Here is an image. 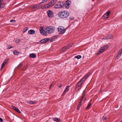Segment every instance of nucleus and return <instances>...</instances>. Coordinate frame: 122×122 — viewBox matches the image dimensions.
<instances>
[{
    "label": "nucleus",
    "mask_w": 122,
    "mask_h": 122,
    "mask_svg": "<svg viewBox=\"0 0 122 122\" xmlns=\"http://www.w3.org/2000/svg\"><path fill=\"white\" fill-rule=\"evenodd\" d=\"M40 32L41 34L43 35H45L46 33H52L55 31V28L52 26H50L46 27L44 30L42 27H41L40 29Z\"/></svg>",
    "instance_id": "1"
},
{
    "label": "nucleus",
    "mask_w": 122,
    "mask_h": 122,
    "mask_svg": "<svg viewBox=\"0 0 122 122\" xmlns=\"http://www.w3.org/2000/svg\"><path fill=\"white\" fill-rule=\"evenodd\" d=\"M58 16L59 17L61 18H66L68 17L69 16L68 13L66 11L62 10L58 13Z\"/></svg>",
    "instance_id": "2"
},
{
    "label": "nucleus",
    "mask_w": 122,
    "mask_h": 122,
    "mask_svg": "<svg viewBox=\"0 0 122 122\" xmlns=\"http://www.w3.org/2000/svg\"><path fill=\"white\" fill-rule=\"evenodd\" d=\"M64 5V3L61 1L56 4L55 6L54 7L56 9H60L62 8Z\"/></svg>",
    "instance_id": "3"
},
{
    "label": "nucleus",
    "mask_w": 122,
    "mask_h": 122,
    "mask_svg": "<svg viewBox=\"0 0 122 122\" xmlns=\"http://www.w3.org/2000/svg\"><path fill=\"white\" fill-rule=\"evenodd\" d=\"M108 45H106L102 47L97 53V55H98L104 52L108 48Z\"/></svg>",
    "instance_id": "4"
},
{
    "label": "nucleus",
    "mask_w": 122,
    "mask_h": 122,
    "mask_svg": "<svg viewBox=\"0 0 122 122\" xmlns=\"http://www.w3.org/2000/svg\"><path fill=\"white\" fill-rule=\"evenodd\" d=\"M90 75V73H88L83 79L81 80L78 83L77 85V86H81V85L83 81H85V80Z\"/></svg>",
    "instance_id": "5"
},
{
    "label": "nucleus",
    "mask_w": 122,
    "mask_h": 122,
    "mask_svg": "<svg viewBox=\"0 0 122 122\" xmlns=\"http://www.w3.org/2000/svg\"><path fill=\"white\" fill-rule=\"evenodd\" d=\"M58 32L60 34H62L65 32V29L62 26H59L58 28Z\"/></svg>",
    "instance_id": "6"
},
{
    "label": "nucleus",
    "mask_w": 122,
    "mask_h": 122,
    "mask_svg": "<svg viewBox=\"0 0 122 122\" xmlns=\"http://www.w3.org/2000/svg\"><path fill=\"white\" fill-rule=\"evenodd\" d=\"M48 16L51 18L53 17L54 16V14L53 11L51 10H48L47 12Z\"/></svg>",
    "instance_id": "7"
},
{
    "label": "nucleus",
    "mask_w": 122,
    "mask_h": 122,
    "mask_svg": "<svg viewBox=\"0 0 122 122\" xmlns=\"http://www.w3.org/2000/svg\"><path fill=\"white\" fill-rule=\"evenodd\" d=\"M110 13V11H109L107 13L104 14L102 17V19H106L108 18Z\"/></svg>",
    "instance_id": "8"
},
{
    "label": "nucleus",
    "mask_w": 122,
    "mask_h": 122,
    "mask_svg": "<svg viewBox=\"0 0 122 122\" xmlns=\"http://www.w3.org/2000/svg\"><path fill=\"white\" fill-rule=\"evenodd\" d=\"M113 37V35L112 34H110L108 35L106 37H105L104 38H102V40H108L112 38Z\"/></svg>",
    "instance_id": "9"
},
{
    "label": "nucleus",
    "mask_w": 122,
    "mask_h": 122,
    "mask_svg": "<svg viewBox=\"0 0 122 122\" xmlns=\"http://www.w3.org/2000/svg\"><path fill=\"white\" fill-rule=\"evenodd\" d=\"M40 4H39V3L38 4H35L33 6V8L34 9H36L38 10L40 9L41 8L40 7Z\"/></svg>",
    "instance_id": "10"
},
{
    "label": "nucleus",
    "mask_w": 122,
    "mask_h": 122,
    "mask_svg": "<svg viewBox=\"0 0 122 122\" xmlns=\"http://www.w3.org/2000/svg\"><path fill=\"white\" fill-rule=\"evenodd\" d=\"M12 108L14 110H15L16 111L20 113L21 112L20 110L19 109L16 107L12 106H11Z\"/></svg>",
    "instance_id": "11"
},
{
    "label": "nucleus",
    "mask_w": 122,
    "mask_h": 122,
    "mask_svg": "<svg viewBox=\"0 0 122 122\" xmlns=\"http://www.w3.org/2000/svg\"><path fill=\"white\" fill-rule=\"evenodd\" d=\"M65 8L67 9L69 8V0H66L64 3Z\"/></svg>",
    "instance_id": "12"
},
{
    "label": "nucleus",
    "mask_w": 122,
    "mask_h": 122,
    "mask_svg": "<svg viewBox=\"0 0 122 122\" xmlns=\"http://www.w3.org/2000/svg\"><path fill=\"white\" fill-rule=\"evenodd\" d=\"M49 40L48 39L45 38L41 40L40 42L41 43H43L47 42Z\"/></svg>",
    "instance_id": "13"
},
{
    "label": "nucleus",
    "mask_w": 122,
    "mask_h": 122,
    "mask_svg": "<svg viewBox=\"0 0 122 122\" xmlns=\"http://www.w3.org/2000/svg\"><path fill=\"white\" fill-rule=\"evenodd\" d=\"M41 8L42 9H44L47 8H49V7L48 6V4H46L43 5L41 6Z\"/></svg>",
    "instance_id": "14"
},
{
    "label": "nucleus",
    "mask_w": 122,
    "mask_h": 122,
    "mask_svg": "<svg viewBox=\"0 0 122 122\" xmlns=\"http://www.w3.org/2000/svg\"><path fill=\"white\" fill-rule=\"evenodd\" d=\"M53 120L57 122H60L61 120L60 119L56 117H53L52 118Z\"/></svg>",
    "instance_id": "15"
},
{
    "label": "nucleus",
    "mask_w": 122,
    "mask_h": 122,
    "mask_svg": "<svg viewBox=\"0 0 122 122\" xmlns=\"http://www.w3.org/2000/svg\"><path fill=\"white\" fill-rule=\"evenodd\" d=\"M68 88H69V86H68L66 87L65 90L63 93V94H62L63 95H65L66 93V92H68Z\"/></svg>",
    "instance_id": "16"
},
{
    "label": "nucleus",
    "mask_w": 122,
    "mask_h": 122,
    "mask_svg": "<svg viewBox=\"0 0 122 122\" xmlns=\"http://www.w3.org/2000/svg\"><path fill=\"white\" fill-rule=\"evenodd\" d=\"M35 31L32 30H31L28 31V33L32 35L35 33Z\"/></svg>",
    "instance_id": "17"
},
{
    "label": "nucleus",
    "mask_w": 122,
    "mask_h": 122,
    "mask_svg": "<svg viewBox=\"0 0 122 122\" xmlns=\"http://www.w3.org/2000/svg\"><path fill=\"white\" fill-rule=\"evenodd\" d=\"M86 93V92L85 91H84L82 93V96L80 100V101H81L82 102V99L85 96Z\"/></svg>",
    "instance_id": "18"
},
{
    "label": "nucleus",
    "mask_w": 122,
    "mask_h": 122,
    "mask_svg": "<svg viewBox=\"0 0 122 122\" xmlns=\"http://www.w3.org/2000/svg\"><path fill=\"white\" fill-rule=\"evenodd\" d=\"M30 57L31 58H35L36 57V55L34 53H31L30 54Z\"/></svg>",
    "instance_id": "19"
},
{
    "label": "nucleus",
    "mask_w": 122,
    "mask_h": 122,
    "mask_svg": "<svg viewBox=\"0 0 122 122\" xmlns=\"http://www.w3.org/2000/svg\"><path fill=\"white\" fill-rule=\"evenodd\" d=\"M19 53L16 50H14L13 51V54L15 55H18Z\"/></svg>",
    "instance_id": "20"
},
{
    "label": "nucleus",
    "mask_w": 122,
    "mask_h": 122,
    "mask_svg": "<svg viewBox=\"0 0 122 122\" xmlns=\"http://www.w3.org/2000/svg\"><path fill=\"white\" fill-rule=\"evenodd\" d=\"M27 102L28 103L30 104H34L36 103L35 102L33 101H27Z\"/></svg>",
    "instance_id": "21"
},
{
    "label": "nucleus",
    "mask_w": 122,
    "mask_h": 122,
    "mask_svg": "<svg viewBox=\"0 0 122 122\" xmlns=\"http://www.w3.org/2000/svg\"><path fill=\"white\" fill-rule=\"evenodd\" d=\"M62 48H64L63 50H64V51H66L68 50L69 48L67 46L64 47H63Z\"/></svg>",
    "instance_id": "22"
},
{
    "label": "nucleus",
    "mask_w": 122,
    "mask_h": 122,
    "mask_svg": "<svg viewBox=\"0 0 122 122\" xmlns=\"http://www.w3.org/2000/svg\"><path fill=\"white\" fill-rule=\"evenodd\" d=\"M28 29V28L27 27H25L23 30V32L24 33L26 32Z\"/></svg>",
    "instance_id": "23"
},
{
    "label": "nucleus",
    "mask_w": 122,
    "mask_h": 122,
    "mask_svg": "<svg viewBox=\"0 0 122 122\" xmlns=\"http://www.w3.org/2000/svg\"><path fill=\"white\" fill-rule=\"evenodd\" d=\"M81 101H80L79 102V104L78 105V106L77 107V110H79V108L80 107L81 103Z\"/></svg>",
    "instance_id": "24"
},
{
    "label": "nucleus",
    "mask_w": 122,
    "mask_h": 122,
    "mask_svg": "<svg viewBox=\"0 0 122 122\" xmlns=\"http://www.w3.org/2000/svg\"><path fill=\"white\" fill-rule=\"evenodd\" d=\"M91 103H89L88 104V106L86 107V109H89V108L91 106Z\"/></svg>",
    "instance_id": "25"
},
{
    "label": "nucleus",
    "mask_w": 122,
    "mask_h": 122,
    "mask_svg": "<svg viewBox=\"0 0 122 122\" xmlns=\"http://www.w3.org/2000/svg\"><path fill=\"white\" fill-rule=\"evenodd\" d=\"M47 4L49 8H50L53 6V4H51V3L50 2Z\"/></svg>",
    "instance_id": "26"
},
{
    "label": "nucleus",
    "mask_w": 122,
    "mask_h": 122,
    "mask_svg": "<svg viewBox=\"0 0 122 122\" xmlns=\"http://www.w3.org/2000/svg\"><path fill=\"white\" fill-rule=\"evenodd\" d=\"M49 0H42V2L39 3V4H41L47 2Z\"/></svg>",
    "instance_id": "27"
},
{
    "label": "nucleus",
    "mask_w": 122,
    "mask_h": 122,
    "mask_svg": "<svg viewBox=\"0 0 122 122\" xmlns=\"http://www.w3.org/2000/svg\"><path fill=\"white\" fill-rule=\"evenodd\" d=\"M5 6L4 4H0V8L1 9L3 8Z\"/></svg>",
    "instance_id": "28"
},
{
    "label": "nucleus",
    "mask_w": 122,
    "mask_h": 122,
    "mask_svg": "<svg viewBox=\"0 0 122 122\" xmlns=\"http://www.w3.org/2000/svg\"><path fill=\"white\" fill-rule=\"evenodd\" d=\"M20 41V40L19 39H17L15 41V42L16 43H19Z\"/></svg>",
    "instance_id": "29"
},
{
    "label": "nucleus",
    "mask_w": 122,
    "mask_h": 122,
    "mask_svg": "<svg viewBox=\"0 0 122 122\" xmlns=\"http://www.w3.org/2000/svg\"><path fill=\"white\" fill-rule=\"evenodd\" d=\"M75 57L78 59H79L81 57V56L80 55H78L75 56Z\"/></svg>",
    "instance_id": "30"
},
{
    "label": "nucleus",
    "mask_w": 122,
    "mask_h": 122,
    "mask_svg": "<svg viewBox=\"0 0 122 122\" xmlns=\"http://www.w3.org/2000/svg\"><path fill=\"white\" fill-rule=\"evenodd\" d=\"M122 53V48L119 51L118 54L121 55Z\"/></svg>",
    "instance_id": "31"
},
{
    "label": "nucleus",
    "mask_w": 122,
    "mask_h": 122,
    "mask_svg": "<svg viewBox=\"0 0 122 122\" xmlns=\"http://www.w3.org/2000/svg\"><path fill=\"white\" fill-rule=\"evenodd\" d=\"M121 55L118 54L116 57V58L117 59H118L119 57H121Z\"/></svg>",
    "instance_id": "32"
},
{
    "label": "nucleus",
    "mask_w": 122,
    "mask_h": 122,
    "mask_svg": "<svg viewBox=\"0 0 122 122\" xmlns=\"http://www.w3.org/2000/svg\"><path fill=\"white\" fill-rule=\"evenodd\" d=\"M5 65L3 63H2V65H1V70L3 68V67H4V66Z\"/></svg>",
    "instance_id": "33"
},
{
    "label": "nucleus",
    "mask_w": 122,
    "mask_h": 122,
    "mask_svg": "<svg viewBox=\"0 0 122 122\" xmlns=\"http://www.w3.org/2000/svg\"><path fill=\"white\" fill-rule=\"evenodd\" d=\"M57 0H52L51 1L52 3L54 4L56 3Z\"/></svg>",
    "instance_id": "34"
},
{
    "label": "nucleus",
    "mask_w": 122,
    "mask_h": 122,
    "mask_svg": "<svg viewBox=\"0 0 122 122\" xmlns=\"http://www.w3.org/2000/svg\"><path fill=\"white\" fill-rule=\"evenodd\" d=\"M102 119L103 120H106L107 119V117H104V116H103L102 118Z\"/></svg>",
    "instance_id": "35"
},
{
    "label": "nucleus",
    "mask_w": 122,
    "mask_h": 122,
    "mask_svg": "<svg viewBox=\"0 0 122 122\" xmlns=\"http://www.w3.org/2000/svg\"><path fill=\"white\" fill-rule=\"evenodd\" d=\"M23 65L22 63L20 64L19 66H18V67L19 68H20V67L22 66Z\"/></svg>",
    "instance_id": "36"
},
{
    "label": "nucleus",
    "mask_w": 122,
    "mask_h": 122,
    "mask_svg": "<svg viewBox=\"0 0 122 122\" xmlns=\"http://www.w3.org/2000/svg\"><path fill=\"white\" fill-rule=\"evenodd\" d=\"M63 48H62L60 50V53H62V52L64 51V50H63Z\"/></svg>",
    "instance_id": "37"
},
{
    "label": "nucleus",
    "mask_w": 122,
    "mask_h": 122,
    "mask_svg": "<svg viewBox=\"0 0 122 122\" xmlns=\"http://www.w3.org/2000/svg\"><path fill=\"white\" fill-rule=\"evenodd\" d=\"M8 59H6L5 60L4 62V63H5V64H6V63L8 61Z\"/></svg>",
    "instance_id": "38"
},
{
    "label": "nucleus",
    "mask_w": 122,
    "mask_h": 122,
    "mask_svg": "<svg viewBox=\"0 0 122 122\" xmlns=\"http://www.w3.org/2000/svg\"><path fill=\"white\" fill-rule=\"evenodd\" d=\"M74 19V18L73 17H70V20H72Z\"/></svg>",
    "instance_id": "39"
},
{
    "label": "nucleus",
    "mask_w": 122,
    "mask_h": 122,
    "mask_svg": "<svg viewBox=\"0 0 122 122\" xmlns=\"http://www.w3.org/2000/svg\"><path fill=\"white\" fill-rule=\"evenodd\" d=\"M14 21H15V20H10V22H12Z\"/></svg>",
    "instance_id": "40"
},
{
    "label": "nucleus",
    "mask_w": 122,
    "mask_h": 122,
    "mask_svg": "<svg viewBox=\"0 0 122 122\" xmlns=\"http://www.w3.org/2000/svg\"><path fill=\"white\" fill-rule=\"evenodd\" d=\"M3 121V120L2 119L0 118V122H2Z\"/></svg>",
    "instance_id": "41"
},
{
    "label": "nucleus",
    "mask_w": 122,
    "mask_h": 122,
    "mask_svg": "<svg viewBox=\"0 0 122 122\" xmlns=\"http://www.w3.org/2000/svg\"><path fill=\"white\" fill-rule=\"evenodd\" d=\"M12 48V47L10 46H9L8 47V49H10L11 48Z\"/></svg>",
    "instance_id": "42"
},
{
    "label": "nucleus",
    "mask_w": 122,
    "mask_h": 122,
    "mask_svg": "<svg viewBox=\"0 0 122 122\" xmlns=\"http://www.w3.org/2000/svg\"><path fill=\"white\" fill-rule=\"evenodd\" d=\"M27 66H26L24 68L23 70H24L26 69V67H27Z\"/></svg>",
    "instance_id": "43"
},
{
    "label": "nucleus",
    "mask_w": 122,
    "mask_h": 122,
    "mask_svg": "<svg viewBox=\"0 0 122 122\" xmlns=\"http://www.w3.org/2000/svg\"><path fill=\"white\" fill-rule=\"evenodd\" d=\"M62 86V85L61 84L59 86V87H60V88H61V87Z\"/></svg>",
    "instance_id": "44"
},
{
    "label": "nucleus",
    "mask_w": 122,
    "mask_h": 122,
    "mask_svg": "<svg viewBox=\"0 0 122 122\" xmlns=\"http://www.w3.org/2000/svg\"><path fill=\"white\" fill-rule=\"evenodd\" d=\"M70 1H71V0H69V5L71 3V2H70Z\"/></svg>",
    "instance_id": "45"
},
{
    "label": "nucleus",
    "mask_w": 122,
    "mask_h": 122,
    "mask_svg": "<svg viewBox=\"0 0 122 122\" xmlns=\"http://www.w3.org/2000/svg\"><path fill=\"white\" fill-rule=\"evenodd\" d=\"M51 2V4H53V5H54V4L53 3H52V1H51V2Z\"/></svg>",
    "instance_id": "46"
},
{
    "label": "nucleus",
    "mask_w": 122,
    "mask_h": 122,
    "mask_svg": "<svg viewBox=\"0 0 122 122\" xmlns=\"http://www.w3.org/2000/svg\"><path fill=\"white\" fill-rule=\"evenodd\" d=\"M1 2V1L0 0V4Z\"/></svg>",
    "instance_id": "47"
},
{
    "label": "nucleus",
    "mask_w": 122,
    "mask_h": 122,
    "mask_svg": "<svg viewBox=\"0 0 122 122\" xmlns=\"http://www.w3.org/2000/svg\"><path fill=\"white\" fill-rule=\"evenodd\" d=\"M71 45H70V46H72V45L73 44H72V45H71Z\"/></svg>",
    "instance_id": "48"
},
{
    "label": "nucleus",
    "mask_w": 122,
    "mask_h": 122,
    "mask_svg": "<svg viewBox=\"0 0 122 122\" xmlns=\"http://www.w3.org/2000/svg\"><path fill=\"white\" fill-rule=\"evenodd\" d=\"M3 63H4L5 64V65L6 64H5V63H4V62H3Z\"/></svg>",
    "instance_id": "49"
}]
</instances>
